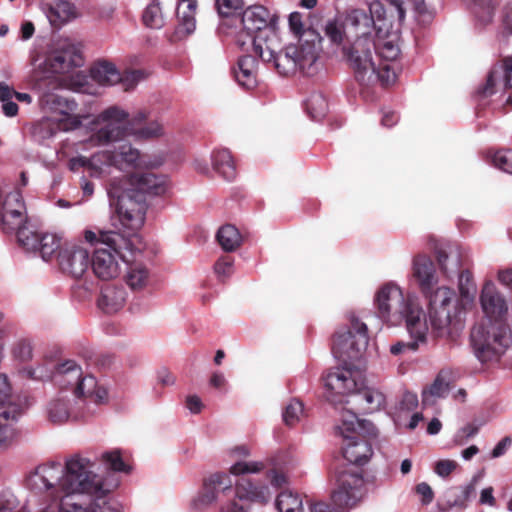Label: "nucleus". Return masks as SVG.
Segmentation results:
<instances>
[{"label":"nucleus","mask_w":512,"mask_h":512,"mask_svg":"<svg viewBox=\"0 0 512 512\" xmlns=\"http://www.w3.org/2000/svg\"><path fill=\"white\" fill-rule=\"evenodd\" d=\"M100 461L109 471L130 472V466L123 461L120 450L115 449L103 453Z\"/></svg>","instance_id":"c03bdc74"},{"label":"nucleus","mask_w":512,"mask_h":512,"mask_svg":"<svg viewBox=\"0 0 512 512\" xmlns=\"http://www.w3.org/2000/svg\"><path fill=\"white\" fill-rule=\"evenodd\" d=\"M492 162L495 167L512 174V149L497 151L492 157Z\"/></svg>","instance_id":"6e6d98bb"},{"label":"nucleus","mask_w":512,"mask_h":512,"mask_svg":"<svg viewBox=\"0 0 512 512\" xmlns=\"http://www.w3.org/2000/svg\"><path fill=\"white\" fill-rule=\"evenodd\" d=\"M252 44L254 52L262 59V61H275V58L278 55L277 49L279 48V40L276 32L265 35L257 34L252 38Z\"/></svg>","instance_id":"c85d7f7f"},{"label":"nucleus","mask_w":512,"mask_h":512,"mask_svg":"<svg viewBox=\"0 0 512 512\" xmlns=\"http://www.w3.org/2000/svg\"><path fill=\"white\" fill-rule=\"evenodd\" d=\"M335 481L337 488L331 494L332 503L311 501L310 512H346L361 498L364 479L357 469L347 465L336 468Z\"/></svg>","instance_id":"9d476101"},{"label":"nucleus","mask_w":512,"mask_h":512,"mask_svg":"<svg viewBox=\"0 0 512 512\" xmlns=\"http://www.w3.org/2000/svg\"><path fill=\"white\" fill-rule=\"evenodd\" d=\"M480 301L483 311L488 316L489 320L501 321L500 319L507 312L505 299L492 283H486L483 286Z\"/></svg>","instance_id":"412c9836"},{"label":"nucleus","mask_w":512,"mask_h":512,"mask_svg":"<svg viewBox=\"0 0 512 512\" xmlns=\"http://www.w3.org/2000/svg\"><path fill=\"white\" fill-rule=\"evenodd\" d=\"M470 344L482 364L497 363L512 344V331L502 321L488 320L473 326Z\"/></svg>","instance_id":"1a4fd4ad"},{"label":"nucleus","mask_w":512,"mask_h":512,"mask_svg":"<svg viewBox=\"0 0 512 512\" xmlns=\"http://www.w3.org/2000/svg\"><path fill=\"white\" fill-rule=\"evenodd\" d=\"M451 373L448 370H441L433 383L422 392V404L433 405L435 398H444L451 388Z\"/></svg>","instance_id":"bb28decb"},{"label":"nucleus","mask_w":512,"mask_h":512,"mask_svg":"<svg viewBox=\"0 0 512 512\" xmlns=\"http://www.w3.org/2000/svg\"><path fill=\"white\" fill-rule=\"evenodd\" d=\"M346 24L353 28L356 37H372L373 19L363 9H354L346 17Z\"/></svg>","instance_id":"473e14b6"},{"label":"nucleus","mask_w":512,"mask_h":512,"mask_svg":"<svg viewBox=\"0 0 512 512\" xmlns=\"http://www.w3.org/2000/svg\"><path fill=\"white\" fill-rule=\"evenodd\" d=\"M234 259L231 256L220 257L214 265L215 273L219 277H229L233 272Z\"/></svg>","instance_id":"bf43d9fd"},{"label":"nucleus","mask_w":512,"mask_h":512,"mask_svg":"<svg viewBox=\"0 0 512 512\" xmlns=\"http://www.w3.org/2000/svg\"><path fill=\"white\" fill-rule=\"evenodd\" d=\"M325 35L333 44L340 45L344 40L345 31L342 25H339L336 21H328L325 26Z\"/></svg>","instance_id":"13d9d810"},{"label":"nucleus","mask_w":512,"mask_h":512,"mask_svg":"<svg viewBox=\"0 0 512 512\" xmlns=\"http://www.w3.org/2000/svg\"><path fill=\"white\" fill-rule=\"evenodd\" d=\"M13 354L21 361H28L32 358V345L27 340L19 341L13 348Z\"/></svg>","instance_id":"052dcab7"},{"label":"nucleus","mask_w":512,"mask_h":512,"mask_svg":"<svg viewBox=\"0 0 512 512\" xmlns=\"http://www.w3.org/2000/svg\"><path fill=\"white\" fill-rule=\"evenodd\" d=\"M376 43L372 37H356L349 45L343 47V55L352 70L360 92L372 88L376 83L389 86L396 81L395 67L389 64H379L373 61Z\"/></svg>","instance_id":"423d86ee"},{"label":"nucleus","mask_w":512,"mask_h":512,"mask_svg":"<svg viewBox=\"0 0 512 512\" xmlns=\"http://www.w3.org/2000/svg\"><path fill=\"white\" fill-rule=\"evenodd\" d=\"M85 239L91 244H101L105 247L96 248L91 259V267L94 274L101 280H110L118 276L119 264L116 256L124 263L129 264L136 253L141 252V244L135 243V232L124 236L116 231H85Z\"/></svg>","instance_id":"20e7f679"},{"label":"nucleus","mask_w":512,"mask_h":512,"mask_svg":"<svg viewBox=\"0 0 512 512\" xmlns=\"http://www.w3.org/2000/svg\"><path fill=\"white\" fill-rule=\"evenodd\" d=\"M375 52L383 61L381 64L393 65L395 67V73L397 74L398 65L396 64V60L401 54L400 47L397 43V37H388V39L376 43Z\"/></svg>","instance_id":"f704fd0d"},{"label":"nucleus","mask_w":512,"mask_h":512,"mask_svg":"<svg viewBox=\"0 0 512 512\" xmlns=\"http://www.w3.org/2000/svg\"><path fill=\"white\" fill-rule=\"evenodd\" d=\"M457 468L454 460H439L435 465V472L441 477L449 476Z\"/></svg>","instance_id":"e2e57ef3"},{"label":"nucleus","mask_w":512,"mask_h":512,"mask_svg":"<svg viewBox=\"0 0 512 512\" xmlns=\"http://www.w3.org/2000/svg\"><path fill=\"white\" fill-rule=\"evenodd\" d=\"M20 194L9 195L1 207V223L5 232H16L24 227L26 216Z\"/></svg>","instance_id":"6ab92c4d"},{"label":"nucleus","mask_w":512,"mask_h":512,"mask_svg":"<svg viewBox=\"0 0 512 512\" xmlns=\"http://www.w3.org/2000/svg\"><path fill=\"white\" fill-rule=\"evenodd\" d=\"M216 239L221 248L226 252L237 250L242 243V236L239 230L231 224L221 226L216 234Z\"/></svg>","instance_id":"c9c22d12"},{"label":"nucleus","mask_w":512,"mask_h":512,"mask_svg":"<svg viewBox=\"0 0 512 512\" xmlns=\"http://www.w3.org/2000/svg\"><path fill=\"white\" fill-rule=\"evenodd\" d=\"M135 258L127 264L129 269L125 277L127 285L132 290H140L145 287L149 278V271L141 263H135Z\"/></svg>","instance_id":"e433bc0d"},{"label":"nucleus","mask_w":512,"mask_h":512,"mask_svg":"<svg viewBox=\"0 0 512 512\" xmlns=\"http://www.w3.org/2000/svg\"><path fill=\"white\" fill-rule=\"evenodd\" d=\"M21 413V406L13 400L7 377L0 374V416L5 420H16Z\"/></svg>","instance_id":"cd10ccee"},{"label":"nucleus","mask_w":512,"mask_h":512,"mask_svg":"<svg viewBox=\"0 0 512 512\" xmlns=\"http://www.w3.org/2000/svg\"><path fill=\"white\" fill-rule=\"evenodd\" d=\"M459 291L463 299H472L476 293V285L472 273L469 270L459 272Z\"/></svg>","instance_id":"8fccbe9b"},{"label":"nucleus","mask_w":512,"mask_h":512,"mask_svg":"<svg viewBox=\"0 0 512 512\" xmlns=\"http://www.w3.org/2000/svg\"><path fill=\"white\" fill-rule=\"evenodd\" d=\"M427 332L428 330L424 332L422 339L418 338L416 334L409 333L413 340L408 342L398 341L397 343L391 345V354L400 355L405 351H416L419 347V343H424L426 341Z\"/></svg>","instance_id":"3c124183"},{"label":"nucleus","mask_w":512,"mask_h":512,"mask_svg":"<svg viewBox=\"0 0 512 512\" xmlns=\"http://www.w3.org/2000/svg\"><path fill=\"white\" fill-rule=\"evenodd\" d=\"M377 316L391 326L405 322L407 331L422 339L428 330L425 313L415 296L404 297L402 290L395 284L382 286L375 296Z\"/></svg>","instance_id":"39448f33"},{"label":"nucleus","mask_w":512,"mask_h":512,"mask_svg":"<svg viewBox=\"0 0 512 512\" xmlns=\"http://www.w3.org/2000/svg\"><path fill=\"white\" fill-rule=\"evenodd\" d=\"M242 0H215V6L221 17H229L243 9Z\"/></svg>","instance_id":"5fc2aeb1"},{"label":"nucleus","mask_w":512,"mask_h":512,"mask_svg":"<svg viewBox=\"0 0 512 512\" xmlns=\"http://www.w3.org/2000/svg\"><path fill=\"white\" fill-rule=\"evenodd\" d=\"M416 17L423 25L430 24L435 17V10L425 3V0H412Z\"/></svg>","instance_id":"603ef678"},{"label":"nucleus","mask_w":512,"mask_h":512,"mask_svg":"<svg viewBox=\"0 0 512 512\" xmlns=\"http://www.w3.org/2000/svg\"><path fill=\"white\" fill-rule=\"evenodd\" d=\"M412 276L428 301L429 321L434 335L442 337L448 334L449 326L461 312V301L455 291L446 286L436 287L438 278L435 264L425 254H418L413 258Z\"/></svg>","instance_id":"f03ea898"},{"label":"nucleus","mask_w":512,"mask_h":512,"mask_svg":"<svg viewBox=\"0 0 512 512\" xmlns=\"http://www.w3.org/2000/svg\"><path fill=\"white\" fill-rule=\"evenodd\" d=\"M275 504L279 512H303L302 499L288 490L278 494Z\"/></svg>","instance_id":"a19ab883"},{"label":"nucleus","mask_w":512,"mask_h":512,"mask_svg":"<svg viewBox=\"0 0 512 512\" xmlns=\"http://www.w3.org/2000/svg\"><path fill=\"white\" fill-rule=\"evenodd\" d=\"M288 22H289V28L291 30V32L299 37V44L301 45V40L304 38L305 36V33L307 31H310V30H313L312 28H307V29H304V23H303V19H302V14L300 12H292L290 15H289V19H288Z\"/></svg>","instance_id":"4d7b16f0"},{"label":"nucleus","mask_w":512,"mask_h":512,"mask_svg":"<svg viewBox=\"0 0 512 512\" xmlns=\"http://www.w3.org/2000/svg\"><path fill=\"white\" fill-rule=\"evenodd\" d=\"M369 342L368 329L365 323L353 317L350 327L337 331L333 336L332 353L345 365L360 359Z\"/></svg>","instance_id":"9b49d317"},{"label":"nucleus","mask_w":512,"mask_h":512,"mask_svg":"<svg viewBox=\"0 0 512 512\" xmlns=\"http://www.w3.org/2000/svg\"><path fill=\"white\" fill-rule=\"evenodd\" d=\"M47 61L53 72L65 73L72 67L81 66L83 59L80 52L73 45L67 44L55 50Z\"/></svg>","instance_id":"4be33fe9"},{"label":"nucleus","mask_w":512,"mask_h":512,"mask_svg":"<svg viewBox=\"0 0 512 512\" xmlns=\"http://www.w3.org/2000/svg\"><path fill=\"white\" fill-rule=\"evenodd\" d=\"M359 414L356 409L355 411H348L346 414H343L342 425L338 427L340 433L344 437L346 436L345 432H356L358 428L365 432L368 438H376L378 434L376 427L369 421L360 420Z\"/></svg>","instance_id":"c756f323"},{"label":"nucleus","mask_w":512,"mask_h":512,"mask_svg":"<svg viewBox=\"0 0 512 512\" xmlns=\"http://www.w3.org/2000/svg\"><path fill=\"white\" fill-rule=\"evenodd\" d=\"M502 23L508 34H512V5H506L503 8Z\"/></svg>","instance_id":"338daca9"},{"label":"nucleus","mask_w":512,"mask_h":512,"mask_svg":"<svg viewBox=\"0 0 512 512\" xmlns=\"http://www.w3.org/2000/svg\"><path fill=\"white\" fill-rule=\"evenodd\" d=\"M82 369L73 360H67L58 364L52 374V380L62 389H72L76 387L82 376Z\"/></svg>","instance_id":"393cba45"},{"label":"nucleus","mask_w":512,"mask_h":512,"mask_svg":"<svg viewBox=\"0 0 512 512\" xmlns=\"http://www.w3.org/2000/svg\"><path fill=\"white\" fill-rule=\"evenodd\" d=\"M172 2V0H170ZM164 0H152L143 12L142 20L145 26L159 29L164 25V15L161 4Z\"/></svg>","instance_id":"ea45409f"},{"label":"nucleus","mask_w":512,"mask_h":512,"mask_svg":"<svg viewBox=\"0 0 512 512\" xmlns=\"http://www.w3.org/2000/svg\"><path fill=\"white\" fill-rule=\"evenodd\" d=\"M416 493L421 496V502L424 505L430 504L434 499V492L429 484L421 482L415 487Z\"/></svg>","instance_id":"0e129e2a"},{"label":"nucleus","mask_w":512,"mask_h":512,"mask_svg":"<svg viewBox=\"0 0 512 512\" xmlns=\"http://www.w3.org/2000/svg\"><path fill=\"white\" fill-rule=\"evenodd\" d=\"M263 469L262 462L239 461L231 466L230 473L237 476L242 475V477L237 481L233 493L230 495H234L239 500L267 503L271 497L269 487L263 483H255L249 477L244 476L248 473H258Z\"/></svg>","instance_id":"f8f14e48"},{"label":"nucleus","mask_w":512,"mask_h":512,"mask_svg":"<svg viewBox=\"0 0 512 512\" xmlns=\"http://www.w3.org/2000/svg\"><path fill=\"white\" fill-rule=\"evenodd\" d=\"M76 397H89L96 394L97 398L102 401L106 397V391L97 387L96 378L92 375L81 376L73 391Z\"/></svg>","instance_id":"58836bf2"},{"label":"nucleus","mask_w":512,"mask_h":512,"mask_svg":"<svg viewBox=\"0 0 512 512\" xmlns=\"http://www.w3.org/2000/svg\"><path fill=\"white\" fill-rule=\"evenodd\" d=\"M126 301V291L122 286L106 285L98 298V306L105 313L118 311Z\"/></svg>","instance_id":"a878e982"},{"label":"nucleus","mask_w":512,"mask_h":512,"mask_svg":"<svg viewBox=\"0 0 512 512\" xmlns=\"http://www.w3.org/2000/svg\"><path fill=\"white\" fill-rule=\"evenodd\" d=\"M241 21L248 34L258 32L263 35L276 32L278 17L263 5H253L243 11Z\"/></svg>","instance_id":"f3484780"},{"label":"nucleus","mask_w":512,"mask_h":512,"mask_svg":"<svg viewBox=\"0 0 512 512\" xmlns=\"http://www.w3.org/2000/svg\"><path fill=\"white\" fill-rule=\"evenodd\" d=\"M57 261L63 273L80 278L90 264L89 252L81 246L65 244L57 255Z\"/></svg>","instance_id":"dca6fc26"},{"label":"nucleus","mask_w":512,"mask_h":512,"mask_svg":"<svg viewBox=\"0 0 512 512\" xmlns=\"http://www.w3.org/2000/svg\"><path fill=\"white\" fill-rule=\"evenodd\" d=\"M73 17L75 7L67 1H57L48 11V18L53 26H61Z\"/></svg>","instance_id":"4c0bfd02"},{"label":"nucleus","mask_w":512,"mask_h":512,"mask_svg":"<svg viewBox=\"0 0 512 512\" xmlns=\"http://www.w3.org/2000/svg\"><path fill=\"white\" fill-rule=\"evenodd\" d=\"M197 1H189L187 4H178L176 14L179 20L177 32L181 35L191 34L196 27L195 14Z\"/></svg>","instance_id":"7c9ffc66"},{"label":"nucleus","mask_w":512,"mask_h":512,"mask_svg":"<svg viewBox=\"0 0 512 512\" xmlns=\"http://www.w3.org/2000/svg\"><path fill=\"white\" fill-rule=\"evenodd\" d=\"M95 463L75 455L63 466L60 462L39 465L27 479L37 492L60 490V512H121L120 504L109 497L118 480H104L93 471Z\"/></svg>","instance_id":"f257e3e1"},{"label":"nucleus","mask_w":512,"mask_h":512,"mask_svg":"<svg viewBox=\"0 0 512 512\" xmlns=\"http://www.w3.org/2000/svg\"><path fill=\"white\" fill-rule=\"evenodd\" d=\"M214 170L224 179L231 181L236 177V167L228 149L215 150L212 154Z\"/></svg>","instance_id":"2f4dec72"},{"label":"nucleus","mask_w":512,"mask_h":512,"mask_svg":"<svg viewBox=\"0 0 512 512\" xmlns=\"http://www.w3.org/2000/svg\"><path fill=\"white\" fill-rule=\"evenodd\" d=\"M91 78L100 85L111 86L121 82L125 90L133 88L140 80L146 77L143 70H128L121 74L115 65L108 61L94 63L90 69Z\"/></svg>","instance_id":"4468645a"},{"label":"nucleus","mask_w":512,"mask_h":512,"mask_svg":"<svg viewBox=\"0 0 512 512\" xmlns=\"http://www.w3.org/2000/svg\"><path fill=\"white\" fill-rule=\"evenodd\" d=\"M129 135L139 140H151L163 135V125L149 118L146 111L135 113L129 122Z\"/></svg>","instance_id":"aec40b11"},{"label":"nucleus","mask_w":512,"mask_h":512,"mask_svg":"<svg viewBox=\"0 0 512 512\" xmlns=\"http://www.w3.org/2000/svg\"><path fill=\"white\" fill-rule=\"evenodd\" d=\"M229 496L233 493L231 478L225 473H214L204 479L203 487L200 493L192 501V506L196 509H202L212 504L219 492Z\"/></svg>","instance_id":"a211bd4d"},{"label":"nucleus","mask_w":512,"mask_h":512,"mask_svg":"<svg viewBox=\"0 0 512 512\" xmlns=\"http://www.w3.org/2000/svg\"><path fill=\"white\" fill-rule=\"evenodd\" d=\"M325 387L336 395H350L346 404H352L362 414H370L385 403L384 394L371 388L361 389L362 385L350 367H337L324 377Z\"/></svg>","instance_id":"0eeeda50"},{"label":"nucleus","mask_w":512,"mask_h":512,"mask_svg":"<svg viewBox=\"0 0 512 512\" xmlns=\"http://www.w3.org/2000/svg\"><path fill=\"white\" fill-rule=\"evenodd\" d=\"M303 413V404L299 400H292L284 409L283 421L287 426H294Z\"/></svg>","instance_id":"864d4df0"},{"label":"nucleus","mask_w":512,"mask_h":512,"mask_svg":"<svg viewBox=\"0 0 512 512\" xmlns=\"http://www.w3.org/2000/svg\"><path fill=\"white\" fill-rule=\"evenodd\" d=\"M47 412L52 423H63L69 418L68 403L62 399L53 400L49 403Z\"/></svg>","instance_id":"a18cd8bd"},{"label":"nucleus","mask_w":512,"mask_h":512,"mask_svg":"<svg viewBox=\"0 0 512 512\" xmlns=\"http://www.w3.org/2000/svg\"><path fill=\"white\" fill-rule=\"evenodd\" d=\"M129 114L117 107L111 106L97 116V123L102 126L94 134L93 138L99 144L116 142L129 135Z\"/></svg>","instance_id":"ddd939ff"},{"label":"nucleus","mask_w":512,"mask_h":512,"mask_svg":"<svg viewBox=\"0 0 512 512\" xmlns=\"http://www.w3.org/2000/svg\"><path fill=\"white\" fill-rule=\"evenodd\" d=\"M10 421L0 416V450L8 449L16 441L17 432Z\"/></svg>","instance_id":"09e8293b"},{"label":"nucleus","mask_w":512,"mask_h":512,"mask_svg":"<svg viewBox=\"0 0 512 512\" xmlns=\"http://www.w3.org/2000/svg\"><path fill=\"white\" fill-rule=\"evenodd\" d=\"M63 247L64 246L61 245V238L55 234L45 233L42 234L37 249L40 251L42 258L45 261H49L51 257L55 253L58 254Z\"/></svg>","instance_id":"79ce46f5"},{"label":"nucleus","mask_w":512,"mask_h":512,"mask_svg":"<svg viewBox=\"0 0 512 512\" xmlns=\"http://www.w3.org/2000/svg\"><path fill=\"white\" fill-rule=\"evenodd\" d=\"M131 188L123 191L117 200L116 212L121 225L136 232L144 224L147 211V195L161 196L168 189V180L164 175L152 172H134L129 176Z\"/></svg>","instance_id":"7ed1b4c3"},{"label":"nucleus","mask_w":512,"mask_h":512,"mask_svg":"<svg viewBox=\"0 0 512 512\" xmlns=\"http://www.w3.org/2000/svg\"><path fill=\"white\" fill-rule=\"evenodd\" d=\"M322 37L316 30L305 33L301 45H288L278 51L274 67L282 76H292L297 71L312 76L317 72V60Z\"/></svg>","instance_id":"6e6552de"},{"label":"nucleus","mask_w":512,"mask_h":512,"mask_svg":"<svg viewBox=\"0 0 512 512\" xmlns=\"http://www.w3.org/2000/svg\"><path fill=\"white\" fill-rule=\"evenodd\" d=\"M17 239L27 250H37L42 234L31 230L26 225L19 229L16 233Z\"/></svg>","instance_id":"de8ad7c7"},{"label":"nucleus","mask_w":512,"mask_h":512,"mask_svg":"<svg viewBox=\"0 0 512 512\" xmlns=\"http://www.w3.org/2000/svg\"><path fill=\"white\" fill-rule=\"evenodd\" d=\"M436 258L442 273L446 277H451L453 274L459 272L460 261L458 256H456L454 259H450L449 255L445 251L438 250Z\"/></svg>","instance_id":"49530a36"},{"label":"nucleus","mask_w":512,"mask_h":512,"mask_svg":"<svg viewBox=\"0 0 512 512\" xmlns=\"http://www.w3.org/2000/svg\"><path fill=\"white\" fill-rule=\"evenodd\" d=\"M220 512H247L246 509L238 504V502L233 499L229 500L226 504H223L220 508Z\"/></svg>","instance_id":"774afa93"},{"label":"nucleus","mask_w":512,"mask_h":512,"mask_svg":"<svg viewBox=\"0 0 512 512\" xmlns=\"http://www.w3.org/2000/svg\"><path fill=\"white\" fill-rule=\"evenodd\" d=\"M389 1V12L391 17H396L399 25L405 19L406 10L404 8V3L402 0H388Z\"/></svg>","instance_id":"680f3d73"},{"label":"nucleus","mask_w":512,"mask_h":512,"mask_svg":"<svg viewBox=\"0 0 512 512\" xmlns=\"http://www.w3.org/2000/svg\"><path fill=\"white\" fill-rule=\"evenodd\" d=\"M495 74L496 71L492 70L489 72L486 83L478 90V93L483 97L491 96L495 93Z\"/></svg>","instance_id":"69168bd1"},{"label":"nucleus","mask_w":512,"mask_h":512,"mask_svg":"<svg viewBox=\"0 0 512 512\" xmlns=\"http://www.w3.org/2000/svg\"><path fill=\"white\" fill-rule=\"evenodd\" d=\"M106 163L119 169L143 163L140 152L129 143H123L113 151L106 152Z\"/></svg>","instance_id":"5701e85b"},{"label":"nucleus","mask_w":512,"mask_h":512,"mask_svg":"<svg viewBox=\"0 0 512 512\" xmlns=\"http://www.w3.org/2000/svg\"><path fill=\"white\" fill-rule=\"evenodd\" d=\"M344 441L343 458L349 463H335L330 468L331 472L335 475L336 468H343V466L347 465L351 469H357L360 471L363 476L362 470L359 467H352L351 465L354 464L356 466H362L368 462L373 453L371 443L368 439L358 434L353 436H344Z\"/></svg>","instance_id":"2eb2a0df"},{"label":"nucleus","mask_w":512,"mask_h":512,"mask_svg":"<svg viewBox=\"0 0 512 512\" xmlns=\"http://www.w3.org/2000/svg\"><path fill=\"white\" fill-rule=\"evenodd\" d=\"M307 113L313 120H321L328 111V102L320 93H313L306 101Z\"/></svg>","instance_id":"37998d69"},{"label":"nucleus","mask_w":512,"mask_h":512,"mask_svg":"<svg viewBox=\"0 0 512 512\" xmlns=\"http://www.w3.org/2000/svg\"><path fill=\"white\" fill-rule=\"evenodd\" d=\"M235 80L243 88L250 90L257 85V60L251 55L241 56L233 69Z\"/></svg>","instance_id":"b1692460"},{"label":"nucleus","mask_w":512,"mask_h":512,"mask_svg":"<svg viewBox=\"0 0 512 512\" xmlns=\"http://www.w3.org/2000/svg\"><path fill=\"white\" fill-rule=\"evenodd\" d=\"M368 17L373 19V27L378 38L389 34L392 22L386 17V9L381 1L375 0L369 5Z\"/></svg>","instance_id":"72a5a7b5"}]
</instances>
